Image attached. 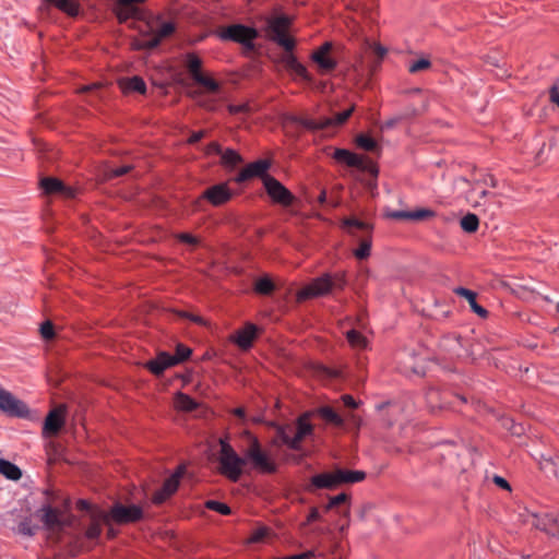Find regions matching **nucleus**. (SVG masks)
Instances as JSON below:
<instances>
[{
  "mask_svg": "<svg viewBox=\"0 0 559 559\" xmlns=\"http://www.w3.org/2000/svg\"><path fill=\"white\" fill-rule=\"evenodd\" d=\"M346 286V278L344 273L337 272L334 274L324 273L321 276L312 280L307 286L297 293L299 301L328 295L333 289L342 290Z\"/></svg>",
  "mask_w": 559,
  "mask_h": 559,
  "instance_id": "1",
  "label": "nucleus"
},
{
  "mask_svg": "<svg viewBox=\"0 0 559 559\" xmlns=\"http://www.w3.org/2000/svg\"><path fill=\"white\" fill-rule=\"evenodd\" d=\"M219 471L233 481L239 480L242 475V467L246 465V457L240 456L225 439L219 440Z\"/></svg>",
  "mask_w": 559,
  "mask_h": 559,
  "instance_id": "2",
  "label": "nucleus"
},
{
  "mask_svg": "<svg viewBox=\"0 0 559 559\" xmlns=\"http://www.w3.org/2000/svg\"><path fill=\"white\" fill-rule=\"evenodd\" d=\"M259 33L257 28L243 24H233L218 34L222 40H231L242 45L247 51H253L255 48L254 40L258 38Z\"/></svg>",
  "mask_w": 559,
  "mask_h": 559,
  "instance_id": "3",
  "label": "nucleus"
},
{
  "mask_svg": "<svg viewBox=\"0 0 559 559\" xmlns=\"http://www.w3.org/2000/svg\"><path fill=\"white\" fill-rule=\"evenodd\" d=\"M175 29V23L164 22L160 27L155 31L154 26L146 21L145 28L141 31L143 38L138 41L136 47L139 49H154L160 44L163 38L170 36Z\"/></svg>",
  "mask_w": 559,
  "mask_h": 559,
  "instance_id": "4",
  "label": "nucleus"
},
{
  "mask_svg": "<svg viewBox=\"0 0 559 559\" xmlns=\"http://www.w3.org/2000/svg\"><path fill=\"white\" fill-rule=\"evenodd\" d=\"M246 463L250 462L252 467L259 472L273 474L276 472V464L270 456L261 449L260 442L257 438L252 439L249 449L245 453Z\"/></svg>",
  "mask_w": 559,
  "mask_h": 559,
  "instance_id": "5",
  "label": "nucleus"
},
{
  "mask_svg": "<svg viewBox=\"0 0 559 559\" xmlns=\"http://www.w3.org/2000/svg\"><path fill=\"white\" fill-rule=\"evenodd\" d=\"M463 450V447H459L454 441L445 440L438 443L433 455L440 457L441 464L450 469L456 471L459 468H463L460 463Z\"/></svg>",
  "mask_w": 559,
  "mask_h": 559,
  "instance_id": "6",
  "label": "nucleus"
},
{
  "mask_svg": "<svg viewBox=\"0 0 559 559\" xmlns=\"http://www.w3.org/2000/svg\"><path fill=\"white\" fill-rule=\"evenodd\" d=\"M186 67L189 74L195 83L205 87L207 91L216 93L219 90L218 83L212 78L205 76L202 71V61L194 53H188L186 57Z\"/></svg>",
  "mask_w": 559,
  "mask_h": 559,
  "instance_id": "7",
  "label": "nucleus"
},
{
  "mask_svg": "<svg viewBox=\"0 0 559 559\" xmlns=\"http://www.w3.org/2000/svg\"><path fill=\"white\" fill-rule=\"evenodd\" d=\"M144 0H116L114 12L120 23L134 19L146 22L145 12L138 5Z\"/></svg>",
  "mask_w": 559,
  "mask_h": 559,
  "instance_id": "8",
  "label": "nucleus"
},
{
  "mask_svg": "<svg viewBox=\"0 0 559 559\" xmlns=\"http://www.w3.org/2000/svg\"><path fill=\"white\" fill-rule=\"evenodd\" d=\"M354 110L355 107L352 106L348 109L333 115L332 117H322L319 119L308 118L302 121V126L309 130H323L328 128L340 127L347 121Z\"/></svg>",
  "mask_w": 559,
  "mask_h": 559,
  "instance_id": "9",
  "label": "nucleus"
},
{
  "mask_svg": "<svg viewBox=\"0 0 559 559\" xmlns=\"http://www.w3.org/2000/svg\"><path fill=\"white\" fill-rule=\"evenodd\" d=\"M109 518L118 524L134 523L142 520L143 510L136 504L124 506L117 502L111 507Z\"/></svg>",
  "mask_w": 559,
  "mask_h": 559,
  "instance_id": "10",
  "label": "nucleus"
},
{
  "mask_svg": "<svg viewBox=\"0 0 559 559\" xmlns=\"http://www.w3.org/2000/svg\"><path fill=\"white\" fill-rule=\"evenodd\" d=\"M264 188L269 197L276 203L282 205H290L294 201L293 193L276 178L266 175L263 178Z\"/></svg>",
  "mask_w": 559,
  "mask_h": 559,
  "instance_id": "11",
  "label": "nucleus"
},
{
  "mask_svg": "<svg viewBox=\"0 0 559 559\" xmlns=\"http://www.w3.org/2000/svg\"><path fill=\"white\" fill-rule=\"evenodd\" d=\"M0 411L20 418H25L28 415L27 405L4 389H0Z\"/></svg>",
  "mask_w": 559,
  "mask_h": 559,
  "instance_id": "12",
  "label": "nucleus"
},
{
  "mask_svg": "<svg viewBox=\"0 0 559 559\" xmlns=\"http://www.w3.org/2000/svg\"><path fill=\"white\" fill-rule=\"evenodd\" d=\"M526 522L532 526L540 530L548 535L558 537L559 531L557 524H559V514L552 513H532L526 519Z\"/></svg>",
  "mask_w": 559,
  "mask_h": 559,
  "instance_id": "13",
  "label": "nucleus"
},
{
  "mask_svg": "<svg viewBox=\"0 0 559 559\" xmlns=\"http://www.w3.org/2000/svg\"><path fill=\"white\" fill-rule=\"evenodd\" d=\"M186 472L185 465H179L176 471L164 481L162 488L157 490L153 497V501L156 504L165 502L171 495H174L180 484Z\"/></svg>",
  "mask_w": 559,
  "mask_h": 559,
  "instance_id": "14",
  "label": "nucleus"
},
{
  "mask_svg": "<svg viewBox=\"0 0 559 559\" xmlns=\"http://www.w3.org/2000/svg\"><path fill=\"white\" fill-rule=\"evenodd\" d=\"M233 190L227 182L213 185L205 189L201 194V199L206 200L213 206H221L231 200Z\"/></svg>",
  "mask_w": 559,
  "mask_h": 559,
  "instance_id": "15",
  "label": "nucleus"
},
{
  "mask_svg": "<svg viewBox=\"0 0 559 559\" xmlns=\"http://www.w3.org/2000/svg\"><path fill=\"white\" fill-rule=\"evenodd\" d=\"M333 157L337 162L344 163L349 167H356V168H359L362 170H369L373 175L378 174V169L373 165H367L364 157H361L346 148L335 150Z\"/></svg>",
  "mask_w": 559,
  "mask_h": 559,
  "instance_id": "16",
  "label": "nucleus"
},
{
  "mask_svg": "<svg viewBox=\"0 0 559 559\" xmlns=\"http://www.w3.org/2000/svg\"><path fill=\"white\" fill-rule=\"evenodd\" d=\"M271 163L266 159H258L248 164L235 178L236 182L241 183L254 177L262 179L267 175Z\"/></svg>",
  "mask_w": 559,
  "mask_h": 559,
  "instance_id": "17",
  "label": "nucleus"
},
{
  "mask_svg": "<svg viewBox=\"0 0 559 559\" xmlns=\"http://www.w3.org/2000/svg\"><path fill=\"white\" fill-rule=\"evenodd\" d=\"M331 49L332 43L325 41L311 53V60L317 63L324 73L334 70L337 66L336 60L329 55Z\"/></svg>",
  "mask_w": 559,
  "mask_h": 559,
  "instance_id": "18",
  "label": "nucleus"
},
{
  "mask_svg": "<svg viewBox=\"0 0 559 559\" xmlns=\"http://www.w3.org/2000/svg\"><path fill=\"white\" fill-rule=\"evenodd\" d=\"M309 417L310 414L305 413L296 420V432L292 442L294 451L301 450V441L313 433V426L309 423Z\"/></svg>",
  "mask_w": 559,
  "mask_h": 559,
  "instance_id": "19",
  "label": "nucleus"
},
{
  "mask_svg": "<svg viewBox=\"0 0 559 559\" xmlns=\"http://www.w3.org/2000/svg\"><path fill=\"white\" fill-rule=\"evenodd\" d=\"M64 425L63 408L51 409L44 421L43 433L45 436L57 435Z\"/></svg>",
  "mask_w": 559,
  "mask_h": 559,
  "instance_id": "20",
  "label": "nucleus"
},
{
  "mask_svg": "<svg viewBox=\"0 0 559 559\" xmlns=\"http://www.w3.org/2000/svg\"><path fill=\"white\" fill-rule=\"evenodd\" d=\"M282 62L284 63L285 68L296 78L305 82L312 81V78L309 74L307 68L301 62H299V60L296 58L293 51L289 53H285L282 57Z\"/></svg>",
  "mask_w": 559,
  "mask_h": 559,
  "instance_id": "21",
  "label": "nucleus"
},
{
  "mask_svg": "<svg viewBox=\"0 0 559 559\" xmlns=\"http://www.w3.org/2000/svg\"><path fill=\"white\" fill-rule=\"evenodd\" d=\"M258 335V328L253 323H247L243 329L236 332L234 342L243 350L251 348Z\"/></svg>",
  "mask_w": 559,
  "mask_h": 559,
  "instance_id": "22",
  "label": "nucleus"
},
{
  "mask_svg": "<svg viewBox=\"0 0 559 559\" xmlns=\"http://www.w3.org/2000/svg\"><path fill=\"white\" fill-rule=\"evenodd\" d=\"M310 486L316 489H335L340 486L336 477V469L334 472L313 475L310 478Z\"/></svg>",
  "mask_w": 559,
  "mask_h": 559,
  "instance_id": "23",
  "label": "nucleus"
},
{
  "mask_svg": "<svg viewBox=\"0 0 559 559\" xmlns=\"http://www.w3.org/2000/svg\"><path fill=\"white\" fill-rule=\"evenodd\" d=\"M175 366L171 355L167 352L159 353L154 359L146 362V368L155 376H160L164 371Z\"/></svg>",
  "mask_w": 559,
  "mask_h": 559,
  "instance_id": "24",
  "label": "nucleus"
},
{
  "mask_svg": "<svg viewBox=\"0 0 559 559\" xmlns=\"http://www.w3.org/2000/svg\"><path fill=\"white\" fill-rule=\"evenodd\" d=\"M40 188L45 193L52 194V193H59L67 197H72L73 191L64 186V183L53 177H46L40 180Z\"/></svg>",
  "mask_w": 559,
  "mask_h": 559,
  "instance_id": "25",
  "label": "nucleus"
},
{
  "mask_svg": "<svg viewBox=\"0 0 559 559\" xmlns=\"http://www.w3.org/2000/svg\"><path fill=\"white\" fill-rule=\"evenodd\" d=\"M453 292L468 301L473 312L481 318H486L488 316V311L477 302V294L474 290L460 286L454 288Z\"/></svg>",
  "mask_w": 559,
  "mask_h": 559,
  "instance_id": "26",
  "label": "nucleus"
},
{
  "mask_svg": "<svg viewBox=\"0 0 559 559\" xmlns=\"http://www.w3.org/2000/svg\"><path fill=\"white\" fill-rule=\"evenodd\" d=\"M336 477L338 480V485L355 484L362 481L366 478V473L364 471H349L344 468H337Z\"/></svg>",
  "mask_w": 559,
  "mask_h": 559,
  "instance_id": "27",
  "label": "nucleus"
},
{
  "mask_svg": "<svg viewBox=\"0 0 559 559\" xmlns=\"http://www.w3.org/2000/svg\"><path fill=\"white\" fill-rule=\"evenodd\" d=\"M49 4H53L62 12L70 16H76L80 10L79 0H44Z\"/></svg>",
  "mask_w": 559,
  "mask_h": 559,
  "instance_id": "28",
  "label": "nucleus"
},
{
  "mask_svg": "<svg viewBox=\"0 0 559 559\" xmlns=\"http://www.w3.org/2000/svg\"><path fill=\"white\" fill-rule=\"evenodd\" d=\"M0 474L10 480H19L22 477L21 468L5 459H0Z\"/></svg>",
  "mask_w": 559,
  "mask_h": 559,
  "instance_id": "29",
  "label": "nucleus"
},
{
  "mask_svg": "<svg viewBox=\"0 0 559 559\" xmlns=\"http://www.w3.org/2000/svg\"><path fill=\"white\" fill-rule=\"evenodd\" d=\"M38 512L45 526L53 527L59 524V514L50 504H44Z\"/></svg>",
  "mask_w": 559,
  "mask_h": 559,
  "instance_id": "30",
  "label": "nucleus"
},
{
  "mask_svg": "<svg viewBox=\"0 0 559 559\" xmlns=\"http://www.w3.org/2000/svg\"><path fill=\"white\" fill-rule=\"evenodd\" d=\"M289 24L290 19L284 14L270 19L267 22V31L270 36L286 31Z\"/></svg>",
  "mask_w": 559,
  "mask_h": 559,
  "instance_id": "31",
  "label": "nucleus"
},
{
  "mask_svg": "<svg viewBox=\"0 0 559 559\" xmlns=\"http://www.w3.org/2000/svg\"><path fill=\"white\" fill-rule=\"evenodd\" d=\"M293 430L294 429L290 425H275L276 439H278L282 442V444L286 445L290 450H293Z\"/></svg>",
  "mask_w": 559,
  "mask_h": 559,
  "instance_id": "32",
  "label": "nucleus"
},
{
  "mask_svg": "<svg viewBox=\"0 0 559 559\" xmlns=\"http://www.w3.org/2000/svg\"><path fill=\"white\" fill-rule=\"evenodd\" d=\"M221 162L225 167L234 168L238 164L242 163L241 155L234 148H226L219 154Z\"/></svg>",
  "mask_w": 559,
  "mask_h": 559,
  "instance_id": "33",
  "label": "nucleus"
},
{
  "mask_svg": "<svg viewBox=\"0 0 559 559\" xmlns=\"http://www.w3.org/2000/svg\"><path fill=\"white\" fill-rule=\"evenodd\" d=\"M346 338L354 349H365L368 346V340L357 330L350 329L346 333Z\"/></svg>",
  "mask_w": 559,
  "mask_h": 559,
  "instance_id": "34",
  "label": "nucleus"
},
{
  "mask_svg": "<svg viewBox=\"0 0 559 559\" xmlns=\"http://www.w3.org/2000/svg\"><path fill=\"white\" fill-rule=\"evenodd\" d=\"M318 414L329 424L336 427L344 426V419L331 407L322 406L318 409Z\"/></svg>",
  "mask_w": 559,
  "mask_h": 559,
  "instance_id": "35",
  "label": "nucleus"
},
{
  "mask_svg": "<svg viewBox=\"0 0 559 559\" xmlns=\"http://www.w3.org/2000/svg\"><path fill=\"white\" fill-rule=\"evenodd\" d=\"M270 38H271V40L276 43L278 46H281L285 50L286 53L292 52L296 45L294 38L289 37L286 34V31L271 35Z\"/></svg>",
  "mask_w": 559,
  "mask_h": 559,
  "instance_id": "36",
  "label": "nucleus"
},
{
  "mask_svg": "<svg viewBox=\"0 0 559 559\" xmlns=\"http://www.w3.org/2000/svg\"><path fill=\"white\" fill-rule=\"evenodd\" d=\"M342 225L345 229H347L350 233V228H356L362 231L370 233L373 229V226L365 221H361L357 217H346L343 219Z\"/></svg>",
  "mask_w": 559,
  "mask_h": 559,
  "instance_id": "37",
  "label": "nucleus"
},
{
  "mask_svg": "<svg viewBox=\"0 0 559 559\" xmlns=\"http://www.w3.org/2000/svg\"><path fill=\"white\" fill-rule=\"evenodd\" d=\"M540 467L546 474L559 478V456L543 457Z\"/></svg>",
  "mask_w": 559,
  "mask_h": 559,
  "instance_id": "38",
  "label": "nucleus"
},
{
  "mask_svg": "<svg viewBox=\"0 0 559 559\" xmlns=\"http://www.w3.org/2000/svg\"><path fill=\"white\" fill-rule=\"evenodd\" d=\"M274 288L275 285L269 276H262L254 283V290L260 295H270Z\"/></svg>",
  "mask_w": 559,
  "mask_h": 559,
  "instance_id": "39",
  "label": "nucleus"
},
{
  "mask_svg": "<svg viewBox=\"0 0 559 559\" xmlns=\"http://www.w3.org/2000/svg\"><path fill=\"white\" fill-rule=\"evenodd\" d=\"M460 225L464 231L475 233L478 229L479 219L477 215L473 213H467L461 218Z\"/></svg>",
  "mask_w": 559,
  "mask_h": 559,
  "instance_id": "40",
  "label": "nucleus"
},
{
  "mask_svg": "<svg viewBox=\"0 0 559 559\" xmlns=\"http://www.w3.org/2000/svg\"><path fill=\"white\" fill-rule=\"evenodd\" d=\"M427 403L428 405L435 409L443 408L447 405V402L444 397L440 394V392L437 389H430L426 394Z\"/></svg>",
  "mask_w": 559,
  "mask_h": 559,
  "instance_id": "41",
  "label": "nucleus"
},
{
  "mask_svg": "<svg viewBox=\"0 0 559 559\" xmlns=\"http://www.w3.org/2000/svg\"><path fill=\"white\" fill-rule=\"evenodd\" d=\"M356 144L368 152H376L379 150V145L374 139H372L370 135L367 134H358L356 136Z\"/></svg>",
  "mask_w": 559,
  "mask_h": 559,
  "instance_id": "42",
  "label": "nucleus"
},
{
  "mask_svg": "<svg viewBox=\"0 0 559 559\" xmlns=\"http://www.w3.org/2000/svg\"><path fill=\"white\" fill-rule=\"evenodd\" d=\"M124 88L130 92H136L140 94L146 93V83L145 81L138 75H134L126 82Z\"/></svg>",
  "mask_w": 559,
  "mask_h": 559,
  "instance_id": "43",
  "label": "nucleus"
},
{
  "mask_svg": "<svg viewBox=\"0 0 559 559\" xmlns=\"http://www.w3.org/2000/svg\"><path fill=\"white\" fill-rule=\"evenodd\" d=\"M176 403L183 411H193L198 407V403L185 393H177Z\"/></svg>",
  "mask_w": 559,
  "mask_h": 559,
  "instance_id": "44",
  "label": "nucleus"
},
{
  "mask_svg": "<svg viewBox=\"0 0 559 559\" xmlns=\"http://www.w3.org/2000/svg\"><path fill=\"white\" fill-rule=\"evenodd\" d=\"M192 354V350L182 345V344H178L177 347H176V354L173 356L171 355V359L174 360V364L175 365H178L185 360H187Z\"/></svg>",
  "mask_w": 559,
  "mask_h": 559,
  "instance_id": "45",
  "label": "nucleus"
},
{
  "mask_svg": "<svg viewBox=\"0 0 559 559\" xmlns=\"http://www.w3.org/2000/svg\"><path fill=\"white\" fill-rule=\"evenodd\" d=\"M371 252V240L370 239H364L359 247L354 251V255L358 260H365L370 255Z\"/></svg>",
  "mask_w": 559,
  "mask_h": 559,
  "instance_id": "46",
  "label": "nucleus"
},
{
  "mask_svg": "<svg viewBox=\"0 0 559 559\" xmlns=\"http://www.w3.org/2000/svg\"><path fill=\"white\" fill-rule=\"evenodd\" d=\"M205 506L207 509L216 511L223 515H228L231 512L230 508L226 503L217 500H209L206 501Z\"/></svg>",
  "mask_w": 559,
  "mask_h": 559,
  "instance_id": "47",
  "label": "nucleus"
},
{
  "mask_svg": "<svg viewBox=\"0 0 559 559\" xmlns=\"http://www.w3.org/2000/svg\"><path fill=\"white\" fill-rule=\"evenodd\" d=\"M36 527L32 525V521L29 519H24L17 525V533L23 536H33L35 535Z\"/></svg>",
  "mask_w": 559,
  "mask_h": 559,
  "instance_id": "48",
  "label": "nucleus"
},
{
  "mask_svg": "<svg viewBox=\"0 0 559 559\" xmlns=\"http://www.w3.org/2000/svg\"><path fill=\"white\" fill-rule=\"evenodd\" d=\"M409 221H423L435 216V212L429 209H417L409 211Z\"/></svg>",
  "mask_w": 559,
  "mask_h": 559,
  "instance_id": "49",
  "label": "nucleus"
},
{
  "mask_svg": "<svg viewBox=\"0 0 559 559\" xmlns=\"http://www.w3.org/2000/svg\"><path fill=\"white\" fill-rule=\"evenodd\" d=\"M348 500H349V496L345 492H341V493L330 498L328 504L324 507V510L330 511L331 509H333L342 503H345Z\"/></svg>",
  "mask_w": 559,
  "mask_h": 559,
  "instance_id": "50",
  "label": "nucleus"
},
{
  "mask_svg": "<svg viewBox=\"0 0 559 559\" xmlns=\"http://www.w3.org/2000/svg\"><path fill=\"white\" fill-rule=\"evenodd\" d=\"M270 534V530L266 526H260L254 530L249 538V543H260Z\"/></svg>",
  "mask_w": 559,
  "mask_h": 559,
  "instance_id": "51",
  "label": "nucleus"
},
{
  "mask_svg": "<svg viewBox=\"0 0 559 559\" xmlns=\"http://www.w3.org/2000/svg\"><path fill=\"white\" fill-rule=\"evenodd\" d=\"M385 216L388 218L395 219V221H404V219H409L411 215H409V211L391 210V211L385 212Z\"/></svg>",
  "mask_w": 559,
  "mask_h": 559,
  "instance_id": "52",
  "label": "nucleus"
},
{
  "mask_svg": "<svg viewBox=\"0 0 559 559\" xmlns=\"http://www.w3.org/2000/svg\"><path fill=\"white\" fill-rule=\"evenodd\" d=\"M430 61L426 58H421L415 62H413L409 68H408V71L411 73H416L418 71H421V70H426L430 67Z\"/></svg>",
  "mask_w": 559,
  "mask_h": 559,
  "instance_id": "53",
  "label": "nucleus"
},
{
  "mask_svg": "<svg viewBox=\"0 0 559 559\" xmlns=\"http://www.w3.org/2000/svg\"><path fill=\"white\" fill-rule=\"evenodd\" d=\"M40 334L45 340H51L55 336V328L50 321H46L40 325Z\"/></svg>",
  "mask_w": 559,
  "mask_h": 559,
  "instance_id": "54",
  "label": "nucleus"
},
{
  "mask_svg": "<svg viewBox=\"0 0 559 559\" xmlns=\"http://www.w3.org/2000/svg\"><path fill=\"white\" fill-rule=\"evenodd\" d=\"M86 537L88 539H97L100 534H102V528H100V525L96 522L92 523L87 528H86Z\"/></svg>",
  "mask_w": 559,
  "mask_h": 559,
  "instance_id": "55",
  "label": "nucleus"
},
{
  "mask_svg": "<svg viewBox=\"0 0 559 559\" xmlns=\"http://www.w3.org/2000/svg\"><path fill=\"white\" fill-rule=\"evenodd\" d=\"M249 110H250V107H249V104H247V103L238 104V105H234V104L228 105V111L231 115L248 114Z\"/></svg>",
  "mask_w": 559,
  "mask_h": 559,
  "instance_id": "56",
  "label": "nucleus"
},
{
  "mask_svg": "<svg viewBox=\"0 0 559 559\" xmlns=\"http://www.w3.org/2000/svg\"><path fill=\"white\" fill-rule=\"evenodd\" d=\"M370 49L379 58V60H382L388 52V49L379 43L370 44Z\"/></svg>",
  "mask_w": 559,
  "mask_h": 559,
  "instance_id": "57",
  "label": "nucleus"
},
{
  "mask_svg": "<svg viewBox=\"0 0 559 559\" xmlns=\"http://www.w3.org/2000/svg\"><path fill=\"white\" fill-rule=\"evenodd\" d=\"M223 148L217 142H211L207 144L204 148V152L206 155H219L222 153Z\"/></svg>",
  "mask_w": 559,
  "mask_h": 559,
  "instance_id": "58",
  "label": "nucleus"
},
{
  "mask_svg": "<svg viewBox=\"0 0 559 559\" xmlns=\"http://www.w3.org/2000/svg\"><path fill=\"white\" fill-rule=\"evenodd\" d=\"M492 480L498 487L506 489V490H511V486L504 477H502L500 475H495Z\"/></svg>",
  "mask_w": 559,
  "mask_h": 559,
  "instance_id": "59",
  "label": "nucleus"
},
{
  "mask_svg": "<svg viewBox=\"0 0 559 559\" xmlns=\"http://www.w3.org/2000/svg\"><path fill=\"white\" fill-rule=\"evenodd\" d=\"M342 402L345 406L350 408H357L359 403L349 394L342 395Z\"/></svg>",
  "mask_w": 559,
  "mask_h": 559,
  "instance_id": "60",
  "label": "nucleus"
},
{
  "mask_svg": "<svg viewBox=\"0 0 559 559\" xmlns=\"http://www.w3.org/2000/svg\"><path fill=\"white\" fill-rule=\"evenodd\" d=\"M178 239L182 242H186L188 245H191V246H195L198 243V239L190 235V234H187V233H182L178 236Z\"/></svg>",
  "mask_w": 559,
  "mask_h": 559,
  "instance_id": "61",
  "label": "nucleus"
},
{
  "mask_svg": "<svg viewBox=\"0 0 559 559\" xmlns=\"http://www.w3.org/2000/svg\"><path fill=\"white\" fill-rule=\"evenodd\" d=\"M132 166L131 165H123V166H120V167H116L111 170V175L114 177H120V176H123L126 175L127 173H129L131 170Z\"/></svg>",
  "mask_w": 559,
  "mask_h": 559,
  "instance_id": "62",
  "label": "nucleus"
},
{
  "mask_svg": "<svg viewBox=\"0 0 559 559\" xmlns=\"http://www.w3.org/2000/svg\"><path fill=\"white\" fill-rule=\"evenodd\" d=\"M204 136H205V131H203V130L195 131V132L191 133L188 142H189V144H195L199 141H201Z\"/></svg>",
  "mask_w": 559,
  "mask_h": 559,
  "instance_id": "63",
  "label": "nucleus"
},
{
  "mask_svg": "<svg viewBox=\"0 0 559 559\" xmlns=\"http://www.w3.org/2000/svg\"><path fill=\"white\" fill-rule=\"evenodd\" d=\"M550 100L559 107V87L557 85H552L549 90Z\"/></svg>",
  "mask_w": 559,
  "mask_h": 559,
  "instance_id": "64",
  "label": "nucleus"
}]
</instances>
